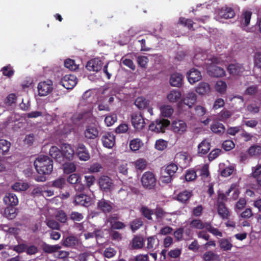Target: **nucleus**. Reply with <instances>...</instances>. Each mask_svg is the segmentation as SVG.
Returning <instances> with one entry per match:
<instances>
[{"label":"nucleus","mask_w":261,"mask_h":261,"mask_svg":"<svg viewBox=\"0 0 261 261\" xmlns=\"http://www.w3.org/2000/svg\"><path fill=\"white\" fill-rule=\"evenodd\" d=\"M34 165L37 172L42 175L35 178L37 181H45L46 180L45 175L50 174L53 170V161L47 155L38 156L34 162Z\"/></svg>","instance_id":"1"},{"label":"nucleus","mask_w":261,"mask_h":261,"mask_svg":"<svg viewBox=\"0 0 261 261\" xmlns=\"http://www.w3.org/2000/svg\"><path fill=\"white\" fill-rule=\"evenodd\" d=\"M177 170V165L174 163H171L165 168L163 167L160 176L162 182L166 184L171 182Z\"/></svg>","instance_id":"2"},{"label":"nucleus","mask_w":261,"mask_h":261,"mask_svg":"<svg viewBox=\"0 0 261 261\" xmlns=\"http://www.w3.org/2000/svg\"><path fill=\"white\" fill-rule=\"evenodd\" d=\"M141 181L143 187L148 190L154 189L156 182L154 174L149 171L145 172L142 175Z\"/></svg>","instance_id":"3"},{"label":"nucleus","mask_w":261,"mask_h":261,"mask_svg":"<svg viewBox=\"0 0 261 261\" xmlns=\"http://www.w3.org/2000/svg\"><path fill=\"white\" fill-rule=\"evenodd\" d=\"M170 124L169 120L166 119H156L149 125V129L152 132L159 133H164L166 128Z\"/></svg>","instance_id":"4"},{"label":"nucleus","mask_w":261,"mask_h":261,"mask_svg":"<svg viewBox=\"0 0 261 261\" xmlns=\"http://www.w3.org/2000/svg\"><path fill=\"white\" fill-rule=\"evenodd\" d=\"M75 155L80 160L83 161H88L90 158V154L88 149L82 143H79L77 144Z\"/></svg>","instance_id":"5"},{"label":"nucleus","mask_w":261,"mask_h":261,"mask_svg":"<svg viewBox=\"0 0 261 261\" xmlns=\"http://www.w3.org/2000/svg\"><path fill=\"white\" fill-rule=\"evenodd\" d=\"M77 79L73 74H67L61 80L60 83L67 89H72L76 85Z\"/></svg>","instance_id":"6"},{"label":"nucleus","mask_w":261,"mask_h":261,"mask_svg":"<svg viewBox=\"0 0 261 261\" xmlns=\"http://www.w3.org/2000/svg\"><path fill=\"white\" fill-rule=\"evenodd\" d=\"M98 182L100 189L105 192H111L113 189L114 184L112 179L108 176H101Z\"/></svg>","instance_id":"7"},{"label":"nucleus","mask_w":261,"mask_h":261,"mask_svg":"<svg viewBox=\"0 0 261 261\" xmlns=\"http://www.w3.org/2000/svg\"><path fill=\"white\" fill-rule=\"evenodd\" d=\"M37 89L40 96H46L53 90V82L50 80L41 82L38 84Z\"/></svg>","instance_id":"8"},{"label":"nucleus","mask_w":261,"mask_h":261,"mask_svg":"<svg viewBox=\"0 0 261 261\" xmlns=\"http://www.w3.org/2000/svg\"><path fill=\"white\" fill-rule=\"evenodd\" d=\"M131 121L133 126L136 129L141 130L144 127V119L141 113L137 112L133 113L131 116Z\"/></svg>","instance_id":"9"},{"label":"nucleus","mask_w":261,"mask_h":261,"mask_svg":"<svg viewBox=\"0 0 261 261\" xmlns=\"http://www.w3.org/2000/svg\"><path fill=\"white\" fill-rule=\"evenodd\" d=\"M73 203L75 205L88 207L91 205V198L83 193L76 194L74 197Z\"/></svg>","instance_id":"10"},{"label":"nucleus","mask_w":261,"mask_h":261,"mask_svg":"<svg viewBox=\"0 0 261 261\" xmlns=\"http://www.w3.org/2000/svg\"><path fill=\"white\" fill-rule=\"evenodd\" d=\"M103 145L108 148H112L115 144V137L112 133L106 132L101 138Z\"/></svg>","instance_id":"11"},{"label":"nucleus","mask_w":261,"mask_h":261,"mask_svg":"<svg viewBox=\"0 0 261 261\" xmlns=\"http://www.w3.org/2000/svg\"><path fill=\"white\" fill-rule=\"evenodd\" d=\"M113 203L103 198L99 200L97 204L98 210L105 214L110 213L113 209Z\"/></svg>","instance_id":"12"},{"label":"nucleus","mask_w":261,"mask_h":261,"mask_svg":"<svg viewBox=\"0 0 261 261\" xmlns=\"http://www.w3.org/2000/svg\"><path fill=\"white\" fill-rule=\"evenodd\" d=\"M102 66V61L98 58H94L88 62L86 68L89 71L98 72L101 69Z\"/></svg>","instance_id":"13"},{"label":"nucleus","mask_w":261,"mask_h":261,"mask_svg":"<svg viewBox=\"0 0 261 261\" xmlns=\"http://www.w3.org/2000/svg\"><path fill=\"white\" fill-rule=\"evenodd\" d=\"M61 150L64 159L66 158L69 161L72 160L74 155H75V151L68 144H63L61 146Z\"/></svg>","instance_id":"14"},{"label":"nucleus","mask_w":261,"mask_h":261,"mask_svg":"<svg viewBox=\"0 0 261 261\" xmlns=\"http://www.w3.org/2000/svg\"><path fill=\"white\" fill-rule=\"evenodd\" d=\"M186 129L187 124L183 120H174L172 123V129L175 133L181 134L186 130Z\"/></svg>","instance_id":"15"},{"label":"nucleus","mask_w":261,"mask_h":261,"mask_svg":"<svg viewBox=\"0 0 261 261\" xmlns=\"http://www.w3.org/2000/svg\"><path fill=\"white\" fill-rule=\"evenodd\" d=\"M228 72L232 75H239L245 71L243 64L239 63L230 64L227 67Z\"/></svg>","instance_id":"16"},{"label":"nucleus","mask_w":261,"mask_h":261,"mask_svg":"<svg viewBox=\"0 0 261 261\" xmlns=\"http://www.w3.org/2000/svg\"><path fill=\"white\" fill-rule=\"evenodd\" d=\"M207 72L209 75L214 77H222L225 75V70L223 68L215 65H211L207 68Z\"/></svg>","instance_id":"17"},{"label":"nucleus","mask_w":261,"mask_h":261,"mask_svg":"<svg viewBox=\"0 0 261 261\" xmlns=\"http://www.w3.org/2000/svg\"><path fill=\"white\" fill-rule=\"evenodd\" d=\"M187 77L191 84H194L201 80L202 76L199 70L193 68L187 73Z\"/></svg>","instance_id":"18"},{"label":"nucleus","mask_w":261,"mask_h":261,"mask_svg":"<svg viewBox=\"0 0 261 261\" xmlns=\"http://www.w3.org/2000/svg\"><path fill=\"white\" fill-rule=\"evenodd\" d=\"M49 154L57 162L61 163L64 161V156L60 150L57 146H53L49 149Z\"/></svg>","instance_id":"19"},{"label":"nucleus","mask_w":261,"mask_h":261,"mask_svg":"<svg viewBox=\"0 0 261 261\" xmlns=\"http://www.w3.org/2000/svg\"><path fill=\"white\" fill-rule=\"evenodd\" d=\"M4 202L8 205L16 206L18 203V199L15 194L9 193L4 197Z\"/></svg>","instance_id":"20"},{"label":"nucleus","mask_w":261,"mask_h":261,"mask_svg":"<svg viewBox=\"0 0 261 261\" xmlns=\"http://www.w3.org/2000/svg\"><path fill=\"white\" fill-rule=\"evenodd\" d=\"M197 96L194 92H191L187 93L182 99L183 103L188 106L189 108L196 102Z\"/></svg>","instance_id":"21"},{"label":"nucleus","mask_w":261,"mask_h":261,"mask_svg":"<svg viewBox=\"0 0 261 261\" xmlns=\"http://www.w3.org/2000/svg\"><path fill=\"white\" fill-rule=\"evenodd\" d=\"M218 206V213L222 219H227L230 216V213L224 203L219 202Z\"/></svg>","instance_id":"22"},{"label":"nucleus","mask_w":261,"mask_h":261,"mask_svg":"<svg viewBox=\"0 0 261 261\" xmlns=\"http://www.w3.org/2000/svg\"><path fill=\"white\" fill-rule=\"evenodd\" d=\"M183 76L179 73L171 74L170 78V83L172 86L179 87L182 85Z\"/></svg>","instance_id":"23"},{"label":"nucleus","mask_w":261,"mask_h":261,"mask_svg":"<svg viewBox=\"0 0 261 261\" xmlns=\"http://www.w3.org/2000/svg\"><path fill=\"white\" fill-rule=\"evenodd\" d=\"M211 148V143L207 140H203L198 146V153L201 155L206 154Z\"/></svg>","instance_id":"24"},{"label":"nucleus","mask_w":261,"mask_h":261,"mask_svg":"<svg viewBox=\"0 0 261 261\" xmlns=\"http://www.w3.org/2000/svg\"><path fill=\"white\" fill-rule=\"evenodd\" d=\"M192 196V192L186 190L177 194L176 200L181 203L186 204Z\"/></svg>","instance_id":"25"},{"label":"nucleus","mask_w":261,"mask_h":261,"mask_svg":"<svg viewBox=\"0 0 261 261\" xmlns=\"http://www.w3.org/2000/svg\"><path fill=\"white\" fill-rule=\"evenodd\" d=\"M99 131L97 127L93 126H88L84 132L85 136L89 139L96 138L98 135Z\"/></svg>","instance_id":"26"},{"label":"nucleus","mask_w":261,"mask_h":261,"mask_svg":"<svg viewBox=\"0 0 261 261\" xmlns=\"http://www.w3.org/2000/svg\"><path fill=\"white\" fill-rule=\"evenodd\" d=\"M159 245V240L156 236H150L147 238V249L153 251Z\"/></svg>","instance_id":"27"},{"label":"nucleus","mask_w":261,"mask_h":261,"mask_svg":"<svg viewBox=\"0 0 261 261\" xmlns=\"http://www.w3.org/2000/svg\"><path fill=\"white\" fill-rule=\"evenodd\" d=\"M211 130L215 134L221 135L223 134L225 130L224 125L220 122H215L211 125Z\"/></svg>","instance_id":"28"},{"label":"nucleus","mask_w":261,"mask_h":261,"mask_svg":"<svg viewBox=\"0 0 261 261\" xmlns=\"http://www.w3.org/2000/svg\"><path fill=\"white\" fill-rule=\"evenodd\" d=\"M14 206H10L7 207L4 211L3 215L4 217L9 220L14 219L17 216V213L16 208L13 207Z\"/></svg>","instance_id":"29"},{"label":"nucleus","mask_w":261,"mask_h":261,"mask_svg":"<svg viewBox=\"0 0 261 261\" xmlns=\"http://www.w3.org/2000/svg\"><path fill=\"white\" fill-rule=\"evenodd\" d=\"M210 91V87L208 84L205 82L200 83L196 88V92L200 95H205Z\"/></svg>","instance_id":"30"},{"label":"nucleus","mask_w":261,"mask_h":261,"mask_svg":"<svg viewBox=\"0 0 261 261\" xmlns=\"http://www.w3.org/2000/svg\"><path fill=\"white\" fill-rule=\"evenodd\" d=\"M144 244V240L143 237L136 236L132 241V247L134 249L142 248Z\"/></svg>","instance_id":"31"},{"label":"nucleus","mask_w":261,"mask_h":261,"mask_svg":"<svg viewBox=\"0 0 261 261\" xmlns=\"http://www.w3.org/2000/svg\"><path fill=\"white\" fill-rule=\"evenodd\" d=\"M181 93L178 90H172L167 95V98L171 102H175L180 99Z\"/></svg>","instance_id":"32"},{"label":"nucleus","mask_w":261,"mask_h":261,"mask_svg":"<svg viewBox=\"0 0 261 261\" xmlns=\"http://www.w3.org/2000/svg\"><path fill=\"white\" fill-rule=\"evenodd\" d=\"M208 223V222H203L200 219H193L190 222V226L191 228L197 229H206V224Z\"/></svg>","instance_id":"33"},{"label":"nucleus","mask_w":261,"mask_h":261,"mask_svg":"<svg viewBox=\"0 0 261 261\" xmlns=\"http://www.w3.org/2000/svg\"><path fill=\"white\" fill-rule=\"evenodd\" d=\"M42 247L43 251L47 253L56 252L61 248V246L59 245H51L45 243L43 244Z\"/></svg>","instance_id":"34"},{"label":"nucleus","mask_w":261,"mask_h":261,"mask_svg":"<svg viewBox=\"0 0 261 261\" xmlns=\"http://www.w3.org/2000/svg\"><path fill=\"white\" fill-rule=\"evenodd\" d=\"M161 113L163 117L170 118L173 114L174 110L170 105H163L160 108Z\"/></svg>","instance_id":"35"},{"label":"nucleus","mask_w":261,"mask_h":261,"mask_svg":"<svg viewBox=\"0 0 261 261\" xmlns=\"http://www.w3.org/2000/svg\"><path fill=\"white\" fill-rule=\"evenodd\" d=\"M77 244V239L76 237L69 236L63 240L62 245L68 247H73Z\"/></svg>","instance_id":"36"},{"label":"nucleus","mask_w":261,"mask_h":261,"mask_svg":"<svg viewBox=\"0 0 261 261\" xmlns=\"http://www.w3.org/2000/svg\"><path fill=\"white\" fill-rule=\"evenodd\" d=\"M248 154L252 156H256L261 154V146L254 144L251 146L247 150Z\"/></svg>","instance_id":"37"},{"label":"nucleus","mask_w":261,"mask_h":261,"mask_svg":"<svg viewBox=\"0 0 261 261\" xmlns=\"http://www.w3.org/2000/svg\"><path fill=\"white\" fill-rule=\"evenodd\" d=\"M149 103V100L142 96L137 97L135 101V105L140 110L146 109Z\"/></svg>","instance_id":"38"},{"label":"nucleus","mask_w":261,"mask_h":261,"mask_svg":"<svg viewBox=\"0 0 261 261\" xmlns=\"http://www.w3.org/2000/svg\"><path fill=\"white\" fill-rule=\"evenodd\" d=\"M202 258L205 261H219L220 260L219 255L214 253L212 251L205 252L203 254Z\"/></svg>","instance_id":"39"},{"label":"nucleus","mask_w":261,"mask_h":261,"mask_svg":"<svg viewBox=\"0 0 261 261\" xmlns=\"http://www.w3.org/2000/svg\"><path fill=\"white\" fill-rule=\"evenodd\" d=\"M142 215L148 220H152V215L154 214V212L152 210L146 206H142L140 210Z\"/></svg>","instance_id":"40"},{"label":"nucleus","mask_w":261,"mask_h":261,"mask_svg":"<svg viewBox=\"0 0 261 261\" xmlns=\"http://www.w3.org/2000/svg\"><path fill=\"white\" fill-rule=\"evenodd\" d=\"M252 13L249 11L243 12L241 16V23L244 26H247L250 23Z\"/></svg>","instance_id":"41"},{"label":"nucleus","mask_w":261,"mask_h":261,"mask_svg":"<svg viewBox=\"0 0 261 261\" xmlns=\"http://www.w3.org/2000/svg\"><path fill=\"white\" fill-rule=\"evenodd\" d=\"M208 168V165L207 164H204L200 170V176L202 180L204 181L206 180L208 181V178H210V173Z\"/></svg>","instance_id":"42"},{"label":"nucleus","mask_w":261,"mask_h":261,"mask_svg":"<svg viewBox=\"0 0 261 261\" xmlns=\"http://www.w3.org/2000/svg\"><path fill=\"white\" fill-rule=\"evenodd\" d=\"M11 143L6 140H0V152L1 155H5L9 150Z\"/></svg>","instance_id":"43"},{"label":"nucleus","mask_w":261,"mask_h":261,"mask_svg":"<svg viewBox=\"0 0 261 261\" xmlns=\"http://www.w3.org/2000/svg\"><path fill=\"white\" fill-rule=\"evenodd\" d=\"M219 242L220 248L224 251L230 250L233 246L232 244L227 239H221Z\"/></svg>","instance_id":"44"},{"label":"nucleus","mask_w":261,"mask_h":261,"mask_svg":"<svg viewBox=\"0 0 261 261\" xmlns=\"http://www.w3.org/2000/svg\"><path fill=\"white\" fill-rule=\"evenodd\" d=\"M206 229L208 232L213 234L214 236H218L220 237H222L223 236L222 232L220 231L218 228L214 227L210 222H208V223L206 224Z\"/></svg>","instance_id":"45"},{"label":"nucleus","mask_w":261,"mask_h":261,"mask_svg":"<svg viewBox=\"0 0 261 261\" xmlns=\"http://www.w3.org/2000/svg\"><path fill=\"white\" fill-rule=\"evenodd\" d=\"M66 182L65 178L59 177L52 181L51 186L58 189H62L65 187Z\"/></svg>","instance_id":"46"},{"label":"nucleus","mask_w":261,"mask_h":261,"mask_svg":"<svg viewBox=\"0 0 261 261\" xmlns=\"http://www.w3.org/2000/svg\"><path fill=\"white\" fill-rule=\"evenodd\" d=\"M1 71L4 76H7L9 78L12 77L14 73V70L10 64L3 67Z\"/></svg>","instance_id":"47"},{"label":"nucleus","mask_w":261,"mask_h":261,"mask_svg":"<svg viewBox=\"0 0 261 261\" xmlns=\"http://www.w3.org/2000/svg\"><path fill=\"white\" fill-rule=\"evenodd\" d=\"M231 115L232 113L230 111L227 110H223L218 114V117L220 121H225L228 119Z\"/></svg>","instance_id":"48"},{"label":"nucleus","mask_w":261,"mask_h":261,"mask_svg":"<svg viewBox=\"0 0 261 261\" xmlns=\"http://www.w3.org/2000/svg\"><path fill=\"white\" fill-rule=\"evenodd\" d=\"M63 170L65 173L69 174L75 171L76 166L72 162L65 163L63 164Z\"/></svg>","instance_id":"49"},{"label":"nucleus","mask_w":261,"mask_h":261,"mask_svg":"<svg viewBox=\"0 0 261 261\" xmlns=\"http://www.w3.org/2000/svg\"><path fill=\"white\" fill-rule=\"evenodd\" d=\"M64 66L70 70L74 71L79 68V65L75 64V61L70 59L65 60Z\"/></svg>","instance_id":"50"},{"label":"nucleus","mask_w":261,"mask_h":261,"mask_svg":"<svg viewBox=\"0 0 261 261\" xmlns=\"http://www.w3.org/2000/svg\"><path fill=\"white\" fill-rule=\"evenodd\" d=\"M29 187L28 184L17 182L12 186V189L16 191H25Z\"/></svg>","instance_id":"51"},{"label":"nucleus","mask_w":261,"mask_h":261,"mask_svg":"<svg viewBox=\"0 0 261 261\" xmlns=\"http://www.w3.org/2000/svg\"><path fill=\"white\" fill-rule=\"evenodd\" d=\"M143 224V221L140 218L134 219L130 223V228L133 232L137 230Z\"/></svg>","instance_id":"52"},{"label":"nucleus","mask_w":261,"mask_h":261,"mask_svg":"<svg viewBox=\"0 0 261 261\" xmlns=\"http://www.w3.org/2000/svg\"><path fill=\"white\" fill-rule=\"evenodd\" d=\"M27 247V244L24 243L18 244L16 245H14L11 247V249L17 253L20 254L25 252Z\"/></svg>","instance_id":"53"},{"label":"nucleus","mask_w":261,"mask_h":261,"mask_svg":"<svg viewBox=\"0 0 261 261\" xmlns=\"http://www.w3.org/2000/svg\"><path fill=\"white\" fill-rule=\"evenodd\" d=\"M168 142L163 140L159 139L156 141L155 148L158 150H163L167 147Z\"/></svg>","instance_id":"54"},{"label":"nucleus","mask_w":261,"mask_h":261,"mask_svg":"<svg viewBox=\"0 0 261 261\" xmlns=\"http://www.w3.org/2000/svg\"><path fill=\"white\" fill-rule=\"evenodd\" d=\"M258 92V86L257 85H252L247 87L245 90V95L252 96L256 94Z\"/></svg>","instance_id":"55"},{"label":"nucleus","mask_w":261,"mask_h":261,"mask_svg":"<svg viewBox=\"0 0 261 261\" xmlns=\"http://www.w3.org/2000/svg\"><path fill=\"white\" fill-rule=\"evenodd\" d=\"M197 177L196 171L193 169H190L187 171L185 174V179L187 181H191L195 180Z\"/></svg>","instance_id":"56"},{"label":"nucleus","mask_w":261,"mask_h":261,"mask_svg":"<svg viewBox=\"0 0 261 261\" xmlns=\"http://www.w3.org/2000/svg\"><path fill=\"white\" fill-rule=\"evenodd\" d=\"M117 120V115L116 114H113L107 116L105 119V122L107 125L109 126L114 124V123L116 122Z\"/></svg>","instance_id":"57"},{"label":"nucleus","mask_w":261,"mask_h":261,"mask_svg":"<svg viewBox=\"0 0 261 261\" xmlns=\"http://www.w3.org/2000/svg\"><path fill=\"white\" fill-rule=\"evenodd\" d=\"M141 141L139 139H135L129 143V147L133 151L138 150L141 147Z\"/></svg>","instance_id":"58"},{"label":"nucleus","mask_w":261,"mask_h":261,"mask_svg":"<svg viewBox=\"0 0 261 261\" xmlns=\"http://www.w3.org/2000/svg\"><path fill=\"white\" fill-rule=\"evenodd\" d=\"M134 164L137 169L143 170L146 168L147 162L144 159H139L135 162Z\"/></svg>","instance_id":"59"},{"label":"nucleus","mask_w":261,"mask_h":261,"mask_svg":"<svg viewBox=\"0 0 261 261\" xmlns=\"http://www.w3.org/2000/svg\"><path fill=\"white\" fill-rule=\"evenodd\" d=\"M81 180V178L80 175L76 173H72L67 178V181L70 184H76L80 182Z\"/></svg>","instance_id":"60"},{"label":"nucleus","mask_w":261,"mask_h":261,"mask_svg":"<svg viewBox=\"0 0 261 261\" xmlns=\"http://www.w3.org/2000/svg\"><path fill=\"white\" fill-rule=\"evenodd\" d=\"M221 17L225 19L231 18L235 15L233 10L231 8H227L225 11L221 12Z\"/></svg>","instance_id":"61"},{"label":"nucleus","mask_w":261,"mask_h":261,"mask_svg":"<svg viewBox=\"0 0 261 261\" xmlns=\"http://www.w3.org/2000/svg\"><path fill=\"white\" fill-rule=\"evenodd\" d=\"M179 23L187 27L189 29H191L193 27L194 22L191 19H186L184 17H180L179 19Z\"/></svg>","instance_id":"62"},{"label":"nucleus","mask_w":261,"mask_h":261,"mask_svg":"<svg viewBox=\"0 0 261 261\" xmlns=\"http://www.w3.org/2000/svg\"><path fill=\"white\" fill-rule=\"evenodd\" d=\"M56 219L61 223H65L67 222V216L65 212L63 210H60L56 215Z\"/></svg>","instance_id":"63"},{"label":"nucleus","mask_w":261,"mask_h":261,"mask_svg":"<svg viewBox=\"0 0 261 261\" xmlns=\"http://www.w3.org/2000/svg\"><path fill=\"white\" fill-rule=\"evenodd\" d=\"M261 175V164H257L256 166L252 167L251 176L254 178L260 177Z\"/></svg>","instance_id":"64"}]
</instances>
